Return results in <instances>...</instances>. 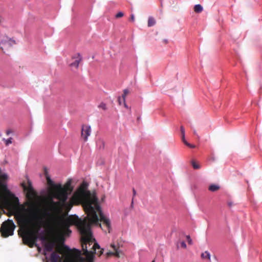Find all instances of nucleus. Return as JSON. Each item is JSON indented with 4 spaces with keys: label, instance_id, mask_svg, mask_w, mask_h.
Returning a JSON list of instances; mask_svg holds the SVG:
<instances>
[{
    "label": "nucleus",
    "instance_id": "obj_1",
    "mask_svg": "<svg viewBox=\"0 0 262 262\" xmlns=\"http://www.w3.org/2000/svg\"><path fill=\"white\" fill-rule=\"evenodd\" d=\"M72 181L69 180L63 185L55 186L54 191V198L58 201H53L52 198L45 200V203L48 208L40 209L34 203L29 205V208L26 211L29 216L33 219H36L39 214L43 216H49L53 219L54 224L66 232L68 235L71 233L69 229L72 225H76L85 236L90 235L89 221L96 222L100 221L97 215V220L93 219L92 216L88 214L83 220L79 219L77 215H71L64 219L62 213L66 215L74 205H82V202L76 196L73 195L69 201H67L68 196L73 190L71 186Z\"/></svg>",
    "mask_w": 262,
    "mask_h": 262
},
{
    "label": "nucleus",
    "instance_id": "obj_2",
    "mask_svg": "<svg viewBox=\"0 0 262 262\" xmlns=\"http://www.w3.org/2000/svg\"><path fill=\"white\" fill-rule=\"evenodd\" d=\"M101 222L102 223V225L99 223V221L96 222H91V220H90V235L89 234L88 236H85L82 234L81 231L79 230L81 235V242L82 249L83 252V254L86 256V258L82 256V253L80 250L75 248L70 249L67 246H64L63 247V249L68 252L65 262H67V260H68V259H71V257L80 262H93L95 254L100 256L103 253V249H101L99 245L95 242V239L93 237L91 231V226L94 224L96 225H99L105 233H110V230H109V231H105L104 230H106V227L103 225V222ZM110 230H111V228Z\"/></svg>",
    "mask_w": 262,
    "mask_h": 262
},
{
    "label": "nucleus",
    "instance_id": "obj_3",
    "mask_svg": "<svg viewBox=\"0 0 262 262\" xmlns=\"http://www.w3.org/2000/svg\"><path fill=\"white\" fill-rule=\"evenodd\" d=\"M88 184L83 182L80 185L78 190L73 195H76L82 202V207L84 211L89 216H92L93 219L97 220V213L99 214L100 222L106 227L105 231H109L110 228V221L103 214L100 206L98 204V199L94 193H91L88 190Z\"/></svg>",
    "mask_w": 262,
    "mask_h": 262
},
{
    "label": "nucleus",
    "instance_id": "obj_4",
    "mask_svg": "<svg viewBox=\"0 0 262 262\" xmlns=\"http://www.w3.org/2000/svg\"><path fill=\"white\" fill-rule=\"evenodd\" d=\"M40 225L38 223L33 224L31 229H25L20 235L22 237L23 243L28 246L30 248L34 246L38 247L36 242L38 239L42 242H46L44 245L45 250L47 252H51L55 246V242L49 239V238L42 234L39 233L40 229Z\"/></svg>",
    "mask_w": 262,
    "mask_h": 262
},
{
    "label": "nucleus",
    "instance_id": "obj_5",
    "mask_svg": "<svg viewBox=\"0 0 262 262\" xmlns=\"http://www.w3.org/2000/svg\"><path fill=\"white\" fill-rule=\"evenodd\" d=\"M16 226L12 220L8 219L4 222L0 228V232L3 237H8L13 235Z\"/></svg>",
    "mask_w": 262,
    "mask_h": 262
},
{
    "label": "nucleus",
    "instance_id": "obj_6",
    "mask_svg": "<svg viewBox=\"0 0 262 262\" xmlns=\"http://www.w3.org/2000/svg\"><path fill=\"white\" fill-rule=\"evenodd\" d=\"M64 245H63L61 246H58L56 248V251L53 252L50 256V260L51 262H58L62 260V258L61 256H60V254H65L66 257L65 258H66L67 255L68 253V252L67 251H66L63 249V247L64 246ZM66 259L64 260V262H65Z\"/></svg>",
    "mask_w": 262,
    "mask_h": 262
},
{
    "label": "nucleus",
    "instance_id": "obj_7",
    "mask_svg": "<svg viewBox=\"0 0 262 262\" xmlns=\"http://www.w3.org/2000/svg\"><path fill=\"white\" fill-rule=\"evenodd\" d=\"M14 44H15V41L8 38L7 36H0V47L3 51L5 49H7L12 47Z\"/></svg>",
    "mask_w": 262,
    "mask_h": 262
},
{
    "label": "nucleus",
    "instance_id": "obj_8",
    "mask_svg": "<svg viewBox=\"0 0 262 262\" xmlns=\"http://www.w3.org/2000/svg\"><path fill=\"white\" fill-rule=\"evenodd\" d=\"M45 174L47 179L48 184L50 186L49 189V193L50 195L52 196L51 198H54V191L55 186L57 185H62L61 184H54L53 182L51 180L49 176L48 175V171L46 168H45Z\"/></svg>",
    "mask_w": 262,
    "mask_h": 262
},
{
    "label": "nucleus",
    "instance_id": "obj_9",
    "mask_svg": "<svg viewBox=\"0 0 262 262\" xmlns=\"http://www.w3.org/2000/svg\"><path fill=\"white\" fill-rule=\"evenodd\" d=\"M91 128L88 125H83L81 128V137L85 142L88 140V137L91 135Z\"/></svg>",
    "mask_w": 262,
    "mask_h": 262
},
{
    "label": "nucleus",
    "instance_id": "obj_10",
    "mask_svg": "<svg viewBox=\"0 0 262 262\" xmlns=\"http://www.w3.org/2000/svg\"><path fill=\"white\" fill-rule=\"evenodd\" d=\"M72 59L74 61L70 64L71 67H75L77 69L79 67V63L82 60V57L80 53H76L72 56Z\"/></svg>",
    "mask_w": 262,
    "mask_h": 262
},
{
    "label": "nucleus",
    "instance_id": "obj_11",
    "mask_svg": "<svg viewBox=\"0 0 262 262\" xmlns=\"http://www.w3.org/2000/svg\"><path fill=\"white\" fill-rule=\"evenodd\" d=\"M15 218L18 223H28L29 220L22 214L15 215Z\"/></svg>",
    "mask_w": 262,
    "mask_h": 262
},
{
    "label": "nucleus",
    "instance_id": "obj_12",
    "mask_svg": "<svg viewBox=\"0 0 262 262\" xmlns=\"http://www.w3.org/2000/svg\"><path fill=\"white\" fill-rule=\"evenodd\" d=\"M111 247L113 249L114 251L113 252H108L107 253V255L108 256L110 255H115L116 257H119V253L118 251V248H117L116 246L114 244H111Z\"/></svg>",
    "mask_w": 262,
    "mask_h": 262
},
{
    "label": "nucleus",
    "instance_id": "obj_13",
    "mask_svg": "<svg viewBox=\"0 0 262 262\" xmlns=\"http://www.w3.org/2000/svg\"><path fill=\"white\" fill-rule=\"evenodd\" d=\"M219 189L220 186L216 184H211L208 187L209 190L212 192L216 191L218 190H219Z\"/></svg>",
    "mask_w": 262,
    "mask_h": 262
},
{
    "label": "nucleus",
    "instance_id": "obj_14",
    "mask_svg": "<svg viewBox=\"0 0 262 262\" xmlns=\"http://www.w3.org/2000/svg\"><path fill=\"white\" fill-rule=\"evenodd\" d=\"M201 257L204 259H207L208 260H210V255L208 251H205L204 253H202L201 254Z\"/></svg>",
    "mask_w": 262,
    "mask_h": 262
},
{
    "label": "nucleus",
    "instance_id": "obj_15",
    "mask_svg": "<svg viewBox=\"0 0 262 262\" xmlns=\"http://www.w3.org/2000/svg\"><path fill=\"white\" fill-rule=\"evenodd\" d=\"M203 9V7L200 4L196 5L194 7V11L197 13H201Z\"/></svg>",
    "mask_w": 262,
    "mask_h": 262
},
{
    "label": "nucleus",
    "instance_id": "obj_16",
    "mask_svg": "<svg viewBox=\"0 0 262 262\" xmlns=\"http://www.w3.org/2000/svg\"><path fill=\"white\" fill-rule=\"evenodd\" d=\"M156 20L152 17H149L148 20V26L151 27L155 25Z\"/></svg>",
    "mask_w": 262,
    "mask_h": 262
},
{
    "label": "nucleus",
    "instance_id": "obj_17",
    "mask_svg": "<svg viewBox=\"0 0 262 262\" xmlns=\"http://www.w3.org/2000/svg\"><path fill=\"white\" fill-rule=\"evenodd\" d=\"M97 145L99 148H103L104 147V142L103 140L99 139L97 141Z\"/></svg>",
    "mask_w": 262,
    "mask_h": 262
},
{
    "label": "nucleus",
    "instance_id": "obj_18",
    "mask_svg": "<svg viewBox=\"0 0 262 262\" xmlns=\"http://www.w3.org/2000/svg\"><path fill=\"white\" fill-rule=\"evenodd\" d=\"M129 93V91L127 89H125L123 91V94L122 95V101L124 102V100H125V97Z\"/></svg>",
    "mask_w": 262,
    "mask_h": 262
},
{
    "label": "nucleus",
    "instance_id": "obj_19",
    "mask_svg": "<svg viewBox=\"0 0 262 262\" xmlns=\"http://www.w3.org/2000/svg\"><path fill=\"white\" fill-rule=\"evenodd\" d=\"M192 165L193 168L196 169H200L201 167L200 166L194 161H192Z\"/></svg>",
    "mask_w": 262,
    "mask_h": 262
},
{
    "label": "nucleus",
    "instance_id": "obj_20",
    "mask_svg": "<svg viewBox=\"0 0 262 262\" xmlns=\"http://www.w3.org/2000/svg\"><path fill=\"white\" fill-rule=\"evenodd\" d=\"M3 140L5 141V144H6V145H7V146H8L9 144L12 143V138H10L7 140L4 139Z\"/></svg>",
    "mask_w": 262,
    "mask_h": 262
},
{
    "label": "nucleus",
    "instance_id": "obj_21",
    "mask_svg": "<svg viewBox=\"0 0 262 262\" xmlns=\"http://www.w3.org/2000/svg\"><path fill=\"white\" fill-rule=\"evenodd\" d=\"M186 239L187 240L188 243L189 245H192V239H191L190 236L189 235H187L186 236Z\"/></svg>",
    "mask_w": 262,
    "mask_h": 262
},
{
    "label": "nucleus",
    "instance_id": "obj_22",
    "mask_svg": "<svg viewBox=\"0 0 262 262\" xmlns=\"http://www.w3.org/2000/svg\"><path fill=\"white\" fill-rule=\"evenodd\" d=\"M99 107L102 108L104 110H105L106 109V106L105 104H104L103 103H101L99 105Z\"/></svg>",
    "mask_w": 262,
    "mask_h": 262
},
{
    "label": "nucleus",
    "instance_id": "obj_23",
    "mask_svg": "<svg viewBox=\"0 0 262 262\" xmlns=\"http://www.w3.org/2000/svg\"><path fill=\"white\" fill-rule=\"evenodd\" d=\"M124 14L121 12H120L119 13H118L116 15V18H120V17H121L123 16Z\"/></svg>",
    "mask_w": 262,
    "mask_h": 262
},
{
    "label": "nucleus",
    "instance_id": "obj_24",
    "mask_svg": "<svg viewBox=\"0 0 262 262\" xmlns=\"http://www.w3.org/2000/svg\"><path fill=\"white\" fill-rule=\"evenodd\" d=\"M67 262H80L79 261H77V260L76 259H75L73 258H71V259H68V260H67Z\"/></svg>",
    "mask_w": 262,
    "mask_h": 262
},
{
    "label": "nucleus",
    "instance_id": "obj_25",
    "mask_svg": "<svg viewBox=\"0 0 262 262\" xmlns=\"http://www.w3.org/2000/svg\"><path fill=\"white\" fill-rule=\"evenodd\" d=\"M185 144L186 146H188V147H191V148H194V147H195V146H194V145H192V144H189V143H188L187 141H185Z\"/></svg>",
    "mask_w": 262,
    "mask_h": 262
},
{
    "label": "nucleus",
    "instance_id": "obj_26",
    "mask_svg": "<svg viewBox=\"0 0 262 262\" xmlns=\"http://www.w3.org/2000/svg\"><path fill=\"white\" fill-rule=\"evenodd\" d=\"M181 247L184 248V249H186L187 246H186V244H185V242L184 241H182L181 242Z\"/></svg>",
    "mask_w": 262,
    "mask_h": 262
},
{
    "label": "nucleus",
    "instance_id": "obj_27",
    "mask_svg": "<svg viewBox=\"0 0 262 262\" xmlns=\"http://www.w3.org/2000/svg\"><path fill=\"white\" fill-rule=\"evenodd\" d=\"M180 129H181V134L182 135L185 134V129L183 126H181Z\"/></svg>",
    "mask_w": 262,
    "mask_h": 262
},
{
    "label": "nucleus",
    "instance_id": "obj_28",
    "mask_svg": "<svg viewBox=\"0 0 262 262\" xmlns=\"http://www.w3.org/2000/svg\"><path fill=\"white\" fill-rule=\"evenodd\" d=\"M28 191H29V193H32V194H33L34 193L33 188H32L31 186L29 187V188L28 189Z\"/></svg>",
    "mask_w": 262,
    "mask_h": 262
},
{
    "label": "nucleus",
    "instance_id": "obj_29",
    "mask_svg": "<svg viewBox=\"0 0 262 262\" xmlns=\"http://www.w3.org/2000/svg\"><path fill=\"white\" fill-rule=\"evenodd\" d=\"M133 198L132 199V204L133 203V200H134V197L136 195V191L135 190V189L134 188L133 189Z\"/></svg>",
    "mask_w": 262,
    "mask_h": 262
},
{
    "label": "nucleus",
    "instance_id": "obj_30",
    "mask_svg": "<svg viewBox=\"0 0 262 262\" xmlns=\"http://www.w3.org/2000/svg\"><path fill=\"white\" fill-rule=\"evenodd\" d=\"M182 140L183 143L185 144V141H186L185 139V134L182 135Z\"/></svg>",
    "mask_w": 262,
    "mask_h": 262
},
{
    "label": "nucleus",
    "instance_id": "obj_31",
    "mask_svg": "<svg viewBox=\"0 0 262 262\" xmlns=\"http://www.w3.org/2000/svg\"><path fill=\"white\" fill-rule=\"evenodd\" d=\"M118 100L119 104L120 105H121L122 102H122V100H121V98L120 97H118Z\"/></svg>",
    "mask_w": 262,
    "mask_h": 262
},
{
    "label": "nucleus",
    "instance_id": "obj_32",
    "mask_svg": "<svg viewBox=\"0 0 262 262\" xmlns=\"http://www.w3.org/2000/svg\"><path fill=\"white\" fill-rule=\"evenodd\" d=\"M130 20H131L132 21H134V20H135V17H134V15H133V14H132V15H131V17H130Z\"/></svg>",
    "mask_w": 262,
    "mask_h": 262
},
{
    "label": "nucleus",
    "instance_id": "obj_33",
    "mask_svg": "<svg viewBox=\"0 0 262 262\" xmlns=\"http://www.w3.org/2000/svg\"><path fill=\"white\" fill-rule=\"evenodd\" d=\"M12 133V131H11V130H7L6 131V134H7V135H9L10 133Z\"/></svg>",
    "mask_w": 262,
    "mask_h": 262
},
{
    "label": "nucleus",
    "instance_id": "obj_34",
    "mask_svg": "<svg viewBox=\"0 0 262 262\" xmlns=\"http://www.w3.org/2000/svg\"><path fill=\"white\" fill-rule=\"evenodd\" d=\"M122 102H123L124 107L126 108H128V106L126 105V104L125 103V100H124V102H123V101H122Z\"/></svg>",
    "mask_w": 262,
    "mask_h": 262
},
{
    "label": "nucleus",
    "instance_id": "obj_35",
    "mask_svg": "<svg viewBox=\"0 0 262 262\" xmlns=\"http://www.w3.org/2000/svg\"><path fill=\"white\" fill-rule=\"evenodd\" d=\"M232 205V203L231 202H229L228 203V206L231 207V206Z\"/></svg>",
    "mask_w": 262,
    "mask_h": 262
},
{
    "label": "nucleus",
    "instance_id": "obj_36",
    "mask_svg": "<svg viewBox=\"0 0 262 262\" xmlns=\"http://www.w3.org/2000/svg\"><path fill=\"white\" fill-rule=\"evenodd\" d=\"M193 134L195 135H197V134H196V132L195 130H193Z\"/></svg>",
    "mask_w": 262,
    "mask_h": 262
},
{
    "label": "nucleus",
    "instance_id": "obj_37",
    "mask_svg": "<svg viewBox=\"0 0 262 262\" xmlns=\"http://www.w3.org/2000/svg\"><path fill=\"white\" fill-rule=\"evenodd\" d=\"M8 216H10L11 215V214H8Z\"/></svg>",
    "mask_w": 262,
    "mask_h": 262
}]
</instances>
